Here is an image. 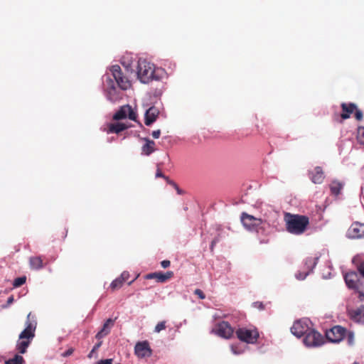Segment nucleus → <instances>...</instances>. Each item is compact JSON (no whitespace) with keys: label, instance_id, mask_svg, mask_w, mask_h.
<instances>
[{"label":"nucleus","instance_id":"nucleus-8","mask_svg":"<svg viewBox=\"0 0 364 364\" xmlns=\"http://www.w3.org/2000/svg\"><path fill=\"white\" fill-rule=\"evenodd\" d=\"M304 343L308 347H316L323 343V338L318 331L310 328L304 335Z\"/></svg>","mask_w":364,"mask_h":364},{"label":"nucleus","instance_id":"nucleus-18","mask_svg":"<svg viewBox=\"0 0 364 364\" xmlns=\"http://www.w3.org/2000/svg\"><path fill=\"white\" fill-rule=\"evenodd\" d=\"M159 114V109L155 107H149L146 113H145V119H144V123L146 126H150L151 124H153L156 119L158 118V116Z\"/></svg>","mask_w":364,"mask_h":364},{"label":"nucleus","instance_id":"nucleus-37","mask_svg":"<svg viewBox=\"0 0 364 364\" xmlns=\"http://www.w3.org/2000/svg\"><path fill=\"white\" fill-rule=\"evenodd\" d=\"M194 294L196 295H197L198 296V298H200V299H204L205 298V294L203 293V291L202 290H200V289H196L195 291H194Z\"/></svg>","mask_w":364,"mask_h":364},{"label":"nucleus","instance_id":"nucleus-28","mask_svg":"<svg viewBox=\"0 0 364 364\" xmlns=\"http://www.w3.org/2000/svg\"><path fill=\"white\" fill-rule=\"evenodd\" d=\"M23 358L19 355H16L13 358L5 361V364H23Z\"/></svg>","mask_w":364,"mask_h":364},{"label":"nucleus","instance_id":"nucleus-34","mask_svg":"<svg viewBox=\"0 0 364 364\" xmlns=\"http://www.w3.org/2000/svg\"><path fill=\"white\" fill-rule=\"evenodd\" d=\"M354 112H355L354 117L357 120L360 121L363 119V112L361 110L358 109L356 107V109L354 111Z\"/></svg>","mask_w":364,"mask_h":364},{"label":"nucleus","instance_id":"nucleus-7","mask_svg":"<svg viewBox=\"0 0 364 364\" xmlns=\"http://www.w3.org/2000/svg\"><path fill=\"white\" fill-rule=\"evenodd\" d=\"M112 75L114 77L117 86L123 90H126L130 87V82L128 78L124 75L122 72V69L118 65H112L110 68Z\"/></svg>","mask_w":364,"mask_h":364},{"label":"nucleus","instance_id":"nucleus-46","mask_svg":"<svg viewBox=\"0 0 364 364\" xmlns=\"http://www.w3.org/2000/svg\"><path fill=\"white\" fill-rule=\"evenodd\" d=\"M212 241L213 242V243L217 244L220 241V237L218 236L215 237Z\"/></svg>","mask_w":364,"mask_h":364},{"label":"nucleus","instance_id":"nucleus-17","mask_svg":"<svg viewBox=\"0 0 364 364\" xmlns=\"http://www.w3.org/2000/svg\"><path fill=\"white\" fill-rule=\"evenodd\" d=\"M309 176L311 181L314 183L321 184L324 180V173L321 166H316L311 171L309 172Z\"/></svg>","mask_w":364,"mask_h":364},{"label":"nucleus","instance_id":"nucleus-22","mask_svg":"<svg viewBox=\"0 0 364 364\" xmlns=\"http://www.w3.org/2000/svg\"><path fill=\"white\" fill-rule=\"evenodd\" d=\"M146 144L141 147L142 154L146 156L150 155L155 151V142L148 138H144Z\"/></svg>","mask_w":364,"mask_h":364},{"label":"nucleus","instance_id":"nucleus-20","mask_svg":"<svg viewBox=\"0 0 364 364\" xmlns=\"http://www.w3.org/2000/svg\"><path fill=\"white\" fill-rule=\"evenodd\" d=\"M114 325V320L108 318L104 323L102 328L96 334L97 339L100 340L109 333L111 328Z\"/></svg>","mask_w":364,"mask_h":364},{"label":"nucleus","instance_id":"nucleus-43","mask_svg":"<svg viewBox=\"0 0 364 364\" xmlns=\"http://www.w3.org/2000/svg\"><path fill=\"white\" fill-rule=\"evenodd\" d=\"M161 265L163 268L166 269L171 265V262L169 260H163L161 262Z\"/></svg>","mask_w":364,"mask_h":364},{"label":"nucleus","instance_id":"nucleus-6","mask_svg":"<svg viewBox=\"0 0 364 364\" xmlns=\"http://www.w3.org/2000/svg\"><path fill=\"white\" fill-rule=\"evenodd\" d=\"M343 276L346 285L349 289L358 291L363 287V284L356 272L350 270L343 273Z\"/></svg>","mask_w":364,"mask_h":364},{"label":"nucleus","instance_id":"nucleus-32","mask_svg":"<svg viewBox=\"0 0 364 364\" xmlns=\"http://www.w3.org/2000/svg\"><path fill=\"white\" fill-rule=\"evenodd\" d=\"M166 321H161V322L157 323V325L155 326L154 331L156 333H159L162 330L166 329Z\"/></svg>","mask_w":364,"mask_h":364},{"label":"nucleus","instance_id":"nucleus-39","mask_svg":"<svg viewBox=\"0 0 364 364\" xmlns=\"http://www.w3.org/2000/svg\"><path fill=\"white\" fill-rule=\"evenodd\" d=\"M347 338H348V342L350 345H352L353 343L354 340V334L353 332H348L347 333Z\"/></svg>","mask_w":364,"mask_h":364},{"label":"nucleus","instance_id":"nucleus-29","mask_svg":"<svg viewBox=\"0 0 364 364\" xmlns=\"http://www.w3.org/2000/svg\"><path fill=\"white\" fill-rule=\"evenodd\" d=\"M357 140L358 143L364 145V127L358 128L357 132Z\"/></svg>","mask_w":364,"mask_h":364},{"label":"nucleus","instance_id":"nucleus-27","mask_svg":"<svg viewBox=\"0 0 364 364\" xmlns=\"http://www.w3.org/2000/svg\"><path fill=\"white\" fill-rule=\"evenodd\" d=\"M124 283V282L119 277H117L114 281H112V282L110 284L109 287L112 289V291H114L117 289H120Z\"/></svg>","mask_w":364,"mask_h":364},{"label":"nucleus","instance_id":"nucleus-44","mask_svg":"<svg viewBox=\"0 0 364 364\" xmlns=\"http://www.w3.org/2000/svg\"><path fill=\"white\" fill-rule=\"evenodd\" d=\"M151 135L154 139H159L161 135V130L157 129V130L153 131Z\"/></svg>","mask_w":364,"mask_h":364},{"label":"nucleus","instance_id":"nucleus-14","mask_svg":"<svg viewBox=\"0 0 364 364\" xmlns=\"http://www.w3.org/2000/svg\"><path fill=\"white\" fill-rule=\"evenodd\" d=\"M347 314L354 322L364 323V305L356 309H347Z\"/></svg>","mask_w":364,"mask_h":364},{"label":"nucleus","instance_id":"nucleus-51","mask_svg":"<svg viewBox=\"0 0 364 364\" xmlns=\"http://www.w3.org/2000/svg\"><path fill=\"white\" fill-rule=\"evenodd\" d=\"M353 364H358L357 362L353 363Z\"/></svg>","mask_w":364,"mask_h":364},{"label":"nucleus","instance_id":"nucleus-11","mask_svg":"<svg viewBox=\"0 0 364 364\" xmlns=\"http://www.w3.org/2000/svg\"><path fill=\"white\" fill-rule=\"evenodd\" d=\"M213 331L218 336L226 339L230 338L234 333V329L230 324L224 321L218 323Z\"/></svg>","mask_w":364,"mask_h":364},{"label":"nucleus","instance_id":"nucleus-40","mask_svg":"<svg viewBox=\"0 0 364 364\" xmlns=\"http://www.w3.org/2000/svg\"><path fill=\"white\" fill-rule=\"evenodd\" d=\"M74 352V348H68L67 350H65V352H63L61 355L63 357H68V356H70Z\"/></svg>","mask_w":364,"mask_h":364},{"label":"nucleus","instance_id":"nucleus-33","mask_svg":"<svg viewBox=\"0 0 364 364\" xmlns=\"http://www.w3.org/2000/svg\"><path fill=\"white\" fill-rule=\"evenodd\" d=\"M102 342V341H99L98 343H97L94 347L92 348V350L90 352V353L88 354L87 357L89 358H92V356H93V354L100 348V347L101 346Z\"/></svg>","mask_w":364,"mask_h":364},{"label":"nucleus","instance_id":"nucleus-13","mask_svg":"<svg viewBox=\"0 0 364 364\" xmlns=\"http://www.w3.org/2000/svg\"><path fill=\"white\" fill-rule=\"evenodd\" d=\"M348 235L352 239L364 237V223H353L348 230Z\"/></svg>","mask_w":364,"mask_h":364},{"label":"nucleus","instance_id":"nucleus-23","mask_svg":"<svg viewBox=\"0 0 364 364\" xmlns=\"http://www.w3.org/2000/svg\"><path fill=\"white\" fill-rule=\"evenodd\" d=\"M107 83V91L108 97L110 100L114 101L117 100V97L115 96L116 93V86L114 82L111 79L108 78L106 81Z\"/></svg>","mask_w":364,"mask_h":364},{"label":"nucleus","instance_id":"nucleus-9","mask_svg":"<svg viewBox=\"0 0 364 364\" xmlns=\"http://www.w3.org/2000/svg\"><path fill=\"white\" fill-rule=\"evenodd\" d=\"M346 333V329L340 326H336L326 331V337L332 343H338L343 340Z\"/></svg>","mask_w":364,"mask_h":364},{"label":"nucleus","instance_id":"nucleus-48","mask_svg":"<svg viewBox=\"0 0 364 364\" xmlns=\"http://www.w3.org/2000/svg\"><path fill=\"white\" fill-rule=\"evenodd\" d=\"M306 276V274H305L304 276H302L301 274H299V276H296V277L299 279H304Z\"/></svg>","mask_w":364,"mask_h":364},{"label":"nucleus","instance_id":"nucleus-41","mask_svg":"<svg viewBox=\"0 0 364 364\" xmlns=\"http://www.w3.org/2000/svg\"><path fill=\"white\" fill-rule=\"evenodd\" d=\"M168 183L172 185L175 188V189L176 190V191L178 194L183 193V191L179 188V187L177 186V184L175 182L170 181H168Z\"/></svg>","mask_w":364,"mask_h":364},{"label":"nucleus","instance_id":"nucleus-16","mask_svg":"<svg viewBox=\"0 0 364 364\" xmlns=\"http://www.w3.org/2000/svg\"><path fill=\"white\" fill-rule=\"evenodd\" d=\"M309 329L310 328L305 322L299 320L294 323L291 328V331L294 336L299 338L304 336Z\"/></svg>","mask_w":364,"mask_h":364},{"label":"nucleus","instance_id":"nucleus-47","mask_svg":"<svg viewBox=\"0 0 364 364\" xmlns=\"http://www.w3.org/2000/svg\"><path fill=\"white\" fill-rule=\"evenodd\" d=\"M13 301H14V297H13L12 296H10V297H9L8 301H7V303H8L9 304H11Z\"/></svg>","mask_w":364,"mask_h":364},{"label":"nucleus","instance_id":"nucleus-24","mask_svg":"<svg viewBox=\"0 0 364 364\" xmlns=\"http://www.w3.org/2000/svg\"><path fill=\"white\" fill-rule=\"evenodd\" d=\"M31 268L33 269H41L44 267L43 260L41 256L31 257L29 259Z\"/></svg>","mask_w":364,"mask_h":364},{"label":"nucleus","instance_id":"nucleus-50","mask_svg":"<svg viewBox=\"0 0 364 364\" xmlns=\"http://www.w3.org/2000/svg\"><path fill=\"white\" fill-rule=\"evenodd\" d=\"M134 281V280H132V281H131V282H129L128 283V284H129V285H130V284H131Z\"/></svg>","mask_w":364,"mask_h":364},{"label":"nucleus","instance_id":"nucleus-4","mask_svg":"<svg viewBox=\"0 0 364 364\" xmlns=\"http://www.w3.org/2000/svg\"><path fill=\"white\" fill-rule=\"evenodd\" d=\"M235 333L240 341L250 344L255 343L259 338V332L255 328H239L236 330Z\"/></svg>","mask_w":364,"mask_h":364},{"label":"nucleus","instance_id":"nucleus-12","mask_svg":"<svg viewBox=\"0 0 364 364\" xmlns=\"http://www.w3.org/2000/svg\"><path fill=\"white\" fill-rule=\"evenodd\" d=\"M134 353L139 358L149 357L151 355V349L148 341L138 342L134 347Z\"/></svg>","mask_w":364,"mask_h":364},{"label":"nucleus","instance_id":"nucleus-45","mask_svg":"<svg viewBox=\"0 0 364 364\" xmlns=\"http://www.w3.org/2000/svg\"><path fill=\"white\" fill-rule=\"evenodd\" d=\"M357 292L359 294V296H358L359 299L360 300H363L364 299V293H363V291H360L359 289L358 291H357Z\"/></svg>","mask_w":364,"mask_h":364},{"label":"nucleus","instance_id":"nucleus-2","mask_svg":"<svg viewBox=\"0 0 364 364\" xmlns=\"http://www.w3.org/2000/svg\"><path fill=\"white\" fill-rule=\"evenodd\" d=\"M287 230L294 235H301L309 225V218L303 215L286 213L284 215Z\"/></svg>","mask_w":364,"mask_h":364},{"label":"nucleus","instance_id":"nucleus-21","mask_svg":"<svg viewBox=\"0 0 364 364\" xmlns=\"http://www.w3.org/2000/svg\"><path fill=\"white\" fill-rule=\"evenodd\" d=\"M129 127V126L121 122L111 123L108 126L107 133L119 134Z\"/></svg>","mask_w":364,"mask_h":364},{"label":"nucleus","instance_id":"nucleus-10","mask_svg":"<svg viewBox=\"0 0 364 364\" xmlns=\"http://www.w3.org/2000/svg\"><path fill=\"white\" fill-rule=\"evenodd\" d=\"M128 117L129 119L136 121L137 114L129 105L122 106L113 116L114 120H122Z\"/></svg>","mask_w":364,"mask_h":364},{"label":"nucleus","instance_id":"nucleus-5","mask_svg":"<svg viewBox=\"0 0 364 364\" xmlns=\"http://www.w3.org/2000/svg\"><path fill=\"white\" fill-rule=\"evenodd\" d=\"M37 326L36 317L31 313H29L26 318V328L20 333L19 339H27L31 341L35 336V331Z\"/></svg>","mask_w":364,"mask_h":364},{"label":"nucleus","instance_id":"nucleus-25","mask_svg":"<svg viewBox=\"0 0 364 364\" xmlns=\"http://www.w3.org/2000/svg\"><path fill=\"white\" fill-rule=\"evenodd\" d=\"M343 186V184L338 181H332L329 186L331 194L334 196L339 195Z\"/></svg>","mask_w":364,"mask_h":364},{"label":"nucleus","instance_id":"nucleus-49","mask_svg":"<svg viewBox=\"0 0 364 364\" xmlns=\"http://www.w3.org/2000/svg\"><path fill=\"white\" fill-rule=\"evenodd\" d=\"M216 244L213 243V242L212 241L211 242V245H210V250L213 251V248L215 247Z\"/></svg>","mask_w":364,"mask_h":364},{"label":"nucleus","instance_id":"nucleus-30","mask_svg":"<svg viewBox=\"0 0 364 364\" xmlns=\"http://www.w3.org/2000/svg\"><path fill=\"white\" fill-rule=\"evenodd\" d=\"M26 280V277H17L14 279L13 285L15 287H19L22 286L23 284H25Z\"/></svg>","mask_w":364,"mask_h":364},{"label":"nucleus","instance_id":"nucleus-36","mask_svg":"<svg viewBox=\"0 0 364 364\" xmlns=\"http://www.w3.org/2000/svg\"><path fill=\"white\" fill-rule=\"evenodd\" d=\"M156 178H159V177L164 178H165L168 182V181H170L168 180V177H166V176H165V175L161 172V171L160 168H159V167H158V168H157V169H156Z\"/></svg>","mask_w":364,"mask_h":364},{"label":"nucleus","instance_id":"nucleus-38","mask_svg":"<svg viewBox=\"0 0 364 364\" xmlns=\"http://www.w3.org/2000/svg\"><path fill=\"white\" fill-rule=\"evenodd\" d=\"M253 306L256 309H258L259 310H264V305L261 301H256L252 304Z\"/></svg>","mask_w":364,"mask_h":364},{"label":"nucleus","instance_id":"nucleus-3","mask_svg":"<svg viewBox=\"0 0 364 364\" xmlns=\"http://www.w3.org/2000/svg\"><path fill=\"white\" fill-rule=\"evenodd\" d=\"M244 227L250 231H255L258 234L267 235L269 234L270 225L266 220L255 218L246 213H242L240 217Z\"/></svg>","mask_w":364,"mask_h":364},{"label":"nucleus","instance_id":"nucleus-15","mask_svg":"<svg viewBox=\"0 0 364 364\" xmlns=\"http://www.w3.org/2000/svg\"><path fill=\"white\" fill-rule=\"evenodd\" d=\"M173 277V272L172 271H168L165 273L161 272H156L153 273L148 274L145 276V279H156V282L160 283H164L168 279H171Z\"/></svg>","mask_w":364,"mask_h":364},{"label":"nucleus","instance_id":"nucleus-1","mask_svg":"<svg viewBox=\"0 0 364 364\" xmlns=\"http://www.w3.org/2000/svg\"><path fill=\"white\" fill-rule=\"evenodd\" d=\"M166 75V71L161 68L146 60L140 59L137 65V76L143 83H148L152 80H161Z\"/></svg>","mask_w":364,"mask_h":364},{"label":"nucleus","instance_id":"nucleus-26","mask_svg":"<svg viewBox=\"0 0 364 364\" xmlns=\"http://www.w3.org/2000/svg\"><path fill=\"white\" fill-rule=\"evenodd\" d=\"M31 341H30V340L23 339L21 341L18 342V343L16 345V348H17L18 351L22 354L25 353L26 352L27 348L28 347V346L31 343Z\"/></svg>","mask_w":364,"mask_h":364},{"label":"nucleus","instance_id":"nucleus-35","mask_svg":"<svg viewBox=\"0 0 364 364\" xmlns=\"http://www.w3.org/2000/svg\"><path fill=\"white\" fill-rule=\"evenodd\" d=\"M130 277L129 272L124 271L119 277L124 282H127Z\"/></svg>","mask_w":364,"mask_h":364},{"label":"nucleus","instance_id":"nucleus-42","mask_svg":"<svg viewBox=\"0 0 364 364\" xmlns=\"http://www.w3.org/2000/svg\"><path fill=\"white\" fill-rule=\"evenodd\" d=\"M113 362V359L108 358L105 360H101L97 363V364H112Z\"/></svg>","mask_w":364,"mask_h":364},{"label":"nucleus","instance_id":"nucleus-19","mask_svg":"<svg viewBox=\"0 0 364 364\" xmlns=\"http://www.w3.org/2000/svg\"><path fill=\"white\" fill-rule=\"evenodd\" d=\"M342 109V112L341 114V117L342 119H347L350 117V114L354 112L356 109V105L352 102L346 103L343 102L341 105Z\"/></svg>","mask_w":364,"mask_h":364},{"label":"nucleus","instance_id":"nucleus-31","mask_svg":"<svg viewBox=\"0 0 364 364\" xmlns=\"http://www.w3.org/2000/svg\"><path fill=\"white\" fill-rule=\"evenodd\" d=\"M355 267L360 276L364 278V261L356 263Z\"/></svg>","mask_w":364,"mask_h":364}]
</instances>
